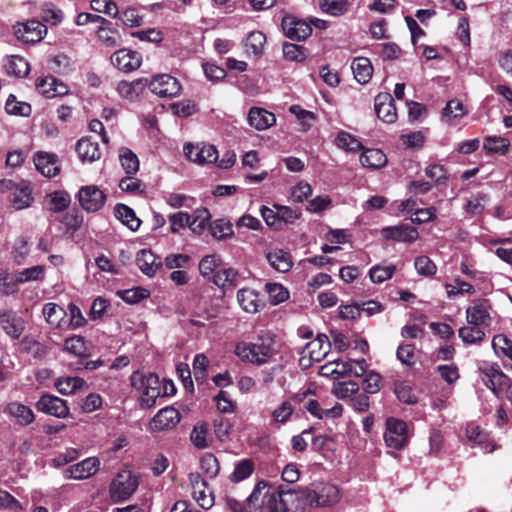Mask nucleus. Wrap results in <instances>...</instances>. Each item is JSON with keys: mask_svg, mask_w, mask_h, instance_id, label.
<instances>
[{"mask_svg": "<svg viewBox=\"0 0 512 512\" xmlns=\"http://www.w3.org/2000/svg\"><path fill=\"white\" fill-rule=\"evenodd\" d=\"M267 488L265 481H260L256 484L254 490L247 498L248 512H302L297 502V497L293 494L292 488H286L279 485L278 488L272 492H265L260 503L259 498L262 495V490Z\"/></svg>", "mask_w": 512, "mask_h": 512, "instance_id": "f257e3e1", "label": "nucleus"}, {"mask_svg": "<svg viewBox=\"0 0 512 512\" xmlns=\"http://www.w3.org/2000/svg\"><path fill=\"white\" fill-rule=\"evenodd\" d=\"M234 353L243 362L263 366L271 362L277 355L275 335L270 331H262L253 342H239Z\"/></svg>", "mask_w": 512, "mask_h": 512, "instance_id": "f03ea898", "label": "nucleus"}, {"mask_svg": "<svg viewBox=\"0 0 512 512\" xmlns=\"http://www.w3.org/2000/svg\"><path fill=\"white\" fill-rule=\"evenodd\" d=\"M292 492L297 497L294 503L301 507L302 512H309L312 507L336 504L340 498L338 487L326 482L312 483L298 490L292 488Z\"/></svg>", "mask_w": 512, "mask_h": 512, "instance_id": "7ed1b4c3", "label": "nucleus"}, {"mask_svg": "<svg viewBox=\"0 0 512 512\" xmlns=\"http://www.w3.org/2000/svg\"><path fill=\"white\" fill-rule=\"evenodd\" d=\"M132 385L141 390V406L151 408L156 404L159 397L167 396V386H162L159 377L156 374L149 373L141 376L133 374L131 377Z\"/></svg>", "mask_w": 512, "mask_h": 512, "instance_id": "20e7f679", "label": "nucleus"}, {"mask_svg": "<svg viewBox=\"0 0 512 512\" xmlns=\"http://www.w3.org/2000/svg\"><path fill=\"white\" fill-rule=\"evenodd\" d=\"M494 310L491 302L485 298L474 299L466 309L468 324L488 328L494 320Z\"/></svg>", "mask_w": 512, "mask_h": 512, "instance_id": "39448f33", "label": "nucleus"}, {"mask_svg": "<svg viewBox=\"0 0 512 512\" xmlns=\"http://www.w3.org/2000/svg\"><path fill=\"white\" fill-rule=\"evenodd\" d=\"M331 342L325 334H319L314 340L307 343L302 351L299 363L308 368L312 362L322 361L330 352Z\"/></svg>", "mask_w": 512, "mask_h": 512, "instance_id": "423d86ee", "label": "nucleus"}, {"mask_svg": "<svg viewBox=\"0 0 512 512\" xmlns=\"http://www.w3.org/2000/svg\"><path fill=\"white\" fill-rule=\"evenodd\" d=\"M147 87L153 94L161 98L177 97L182 90L180 82L169 74H159L151 80L148 79Z\"/></svg>", "mask_w": 512, "mask_h": 512, "instance_id": "0eeeda50", "label": "nucleus"}, {"mask_svg": "<svg viewBox=\"0 0 512 512\" xmlns=\"http://www.w3.org/2000/svg\"><path fill=\"white\" fill-rule=\"evenodd\" d=\"M384 440L388 447L401 450L408 442V427L406 422L397 418H388Z\"/></svg>", "mask_w": 512, "mask_h": 512, "instance_id": "6e6552de", "label": "nucleus"}, {"mask_svg": "<svg viewBox=\"0 0 512 512\" xmlns=\"http://www.w3.org/2000/svg\"><path fill=\"white\" fill-rule=\"evenodd\" d=\"M138 486L137 479L129 472L117 474L110 486V495L114 501L127 500Z\"/></svg>", "mask_w": 512, "mask_h": 512, "instance_id": "1a4fd4ad", "label": "nucleus"}, {"mask_svg": "<svg viewBox=\"0 0 512 512\" xmlns=\"http://www.w3.org/2000/svg\"><path fill=\"white\" fill-rule=\"evenodd\" d=\"M77 199L85 211L97 212L104 206L106 194L95 185H87L79 189Z\"/></svg>", "mask_w": 512, "mask_h": 512, "instance_id": "9d476101", "label": "nucleus"}, {"mask_svg": "<svg viewBox=\"0 0 512 512\" xmlns=\"http://www.w3.org/2000/svg\"><path fill=\"white\" fill-rule=\"evenodd\" d=\"M15 36L25 43H38L47 33L44 24L36 20H29L25 23H17L13 27Z\"/></svg>", "mask_w": 512, "mask_h": 512, "instance_id": "9b49d317", "label": "nucleus"}, {"mask_svg": "<svg viewBox=\"0 0 512 512\" xmlns=\"http://www.w3.org/2000/svg\"><path fill=\"white\" fill-rule=\"evenodd\" d=\"M479 372L482 381L494 393H498L507 385L506 375L499 369V366L490 362H482L479 365Z\"/></svg>", "mask_w": 512, "mask_h": 512, "instance_id": "f8f14e48", "label": "nucleus"}, {"mask_svg": "<svg viewBox=\"0 0 512 512\" xmlns=\"http://www.w3.org/2000/svg\"><path fill=\"white\" fill-rule=\"evenodd\" d=\"M185 156L197 164H211L218 160V151L210 144L187 143L183 147Z\"/></svg>", "mask_w": 512, "mask_h": 512, "instance_id": "ddd939ff", "label": "nucleus"}, {"mask_svg": "<svg viewBox=\"0 0 512 512\" xmlns=\"http://www.w3.org/2000/svg\"><path fill=\"white\" fill-rule=\"evenodd\" d=\"M281 26L286 37L292 40H305L312 33V28L309 23L293 15L285 16L282 19Z\"/></svg>", "mask_w": 512, "mask_h": 512, "instance_id": "4468645a", "label": "nucleus"}, {"mask_svg": "<svg viewBox=\"0 0 512 512\" xmlns=\"http://www.w3.org/2000/svg\"><path fill=\"white\" fill-rule=\"evenodd\" d=\"M189 481L192 488V497L203 509H209L214 504L212 491L207 487L206 481L198 473H191Z\"/></svg>", "mask_w": 512, "mask_h": 512, "instance_id": "2eb2a0df", "label": "nucleus"}, {"mask_svg": "<svg viewBox=\"0 0 512 512\" xmlns=\"http://www.w3.org/2000/svg\"><path fill=\"white\" fill-rule=\"evenodd\" d=\"M38 411L57 418H66L69 408L65 400L50 394H44L36 403Z\"/></svg>", "mask_w": 512, "mask_h": 512, "instance_id": "dca6fc26", "label": "nucleus"}, {"mask_svg": "<svg viewBox=\"0 0 512 512\" xmlns=\"http://www.w3.org/2000/svg\"><path fill=\"white\" fill-rule=\"evenodd\" d=\"M114 67L125 73L132 72L141 66V55L129 49H119L111 55Z\"/></svg>", "mask_w": 512, "mask_h": 512, "instance_id": "f3484780", "label": "nucleus"}, {"mask_svg": "<svg viewBox=\"0 0 512 512\" xmlns=\"http://www.w3.org/2000/svg\"><path fill=\"white\" fill-rule=\"evenodd\" d=\"M100 462L95 457H89L64 470L66 479L82 480L94 475L99 469Z\"/></svg>", "mask_w": 512, "mask_h": 512, "instance_id": "a211bd4d", "label": "nucleus"}, {"mask_svg": "<svg viewBox=\"0 0 512 512\" xmlns=\"http://www.w3.org/2000/svg\"><path fill=\"white\" fill-rule=\"evenodd\" d=\"M374 109L377 117L385 123H394L397 119L394 99L387 92L376 95Z\"/></svg>", "mask_w": 512, "mask_h": 512, "instance_id": "6ab92c4d", "label": "nucleus"}, {"mask_svg": "<svg viewBox=\"0 0 512 512\" xmlns=\"http://www.w3.org/2000/svg\"><path fill=\"white\" fill-rule=\"evenodd\" d=\"M180 421V413L173 407H165L152 418L150 428L152 431L171 430Z\"/></svg>", "mask_w": 512, "mask_h": 512, "instance_id": "aec40b11", "label": "nucleus"}, {"mask_svg": "<svg viewBox=\"0 0 512 512\" xmlns=\"http://www.w3.org/2000/svg\"><path fill=\"white\" fill-rule=\"evenodd\" d=\"M381 234L385 239L398 242H414L418 238V231L409 224H399L396 226H388L381 230Z\"/></svg>", "mask_w": 512, "mask_h": 512, "instance_id": "412c9836", "label": "nucleus"}, {"mask_svg": "<svg viewBox=\"0 0 512 512\" xmlns=\"http://www.w3.org/2000/svg\"><path fill=\"white\" fill-rule=\"evenodd\" d=\"M0 324L5 333L13 339H18L25 329V322L22 317L11 310L0 314Z\"/></svg>", "mask_w": 512, "mask_h": 512, "instance_id": "4be33fe9", "label": "nucleus"}, {"mask_svg": "<svg viewBox=\"0 0 512 512\" xmlns=\"http://www.w3.org/2000/svg\"><path fill=\"white\" fill-rule=\"evenodd\" d=\"M136 264L143 274L153 277L163 266L160 257L149 249H142L137 253Z\"/></svg>", "mask_w": 512, "mask_h": 512, "instance_id": "5701e85b", "label": "nucleus"}, {"mask_svg": "<svg viewBox=\"0 0 512 512\" xmlns=\"http://www.w3.org/2000/svg\"><path fill=\"white\" fill-rule=\"evenodd\" d=\"M147 85V78H138L133 81L122 80L117 84L116 90L120 97L129 101H135L144 92Z\"/></svg>", "mask_w": 512, "mask_h": 512, "instance_id": "b1692460", "label": "nucleus"}, {"mask_svg": "<svg viewBox=\"0 0 512 512\" xmlns=\"http://www.w3.org/2000/svg\"><path fill=\"white\" fill-rule=\"evenodd\" d=\"M36 88L46 98L64 96L68 93V87L53 76L38 79Z\"/></svg>", "mask_w": 512, "mask_h": 512, "instance_id": "393cba45", "label": "nucleus"}, {"mask_svg": "<svg viewBox=\"0 0 512 512\" xmlns=\"http://www.w3.org/2000/svg\"><path fill=\"white\" fill-rule=\"evenodd\" d=\"M34 164L42 175L49 178L56 176L60 171L57 157L51 153L37 152L34 156Z\"/></svg>", "mask_w": 512, "mask_h": 512, "instance_id": "a878e982", "label": "nucleus"}, {"mask_svg": "<svg viewBox=\"0 0 512 512\" xmlns=\"http://www.w3.org/2000/svg\"><path fill=\"white\" fill-rule=\"evenodd\" d=\"M4 412L21 426H28L35 419V414L32 409L19 402L8 403Z\"/></svg>", "mask_w": 512, "mask_h": 512, "instance_id": "bb28decb", "label": "nucleus"}, {"mask_svg": "<svg viewBox=\"0 0 512 512\" xmlns=\"http://www.w3.org/2000/svg\"><path fill=\"white\" fill-rule=\"evenodd\" d=\"M248 122L256 130L263 131L275 124L276 117L264 108L252 107L248 112Z\"/></svg>", "mask_w": 512, "mask_h": 512, "instance_id": "cd10ccee", "label": "nucleus"}, {"mask_svg": "<svg viewBox=\"0 0 512 512\" xmlns=\"http://www.w3.org/2000/svg\"><path fill=\"white\" fill-rule=\"evenodd\" d=\"M237 301L241 308L248 313H256L264 307L257 291L249 288H243L237 292Z\"/></svg>", "mask_w": 512, "mask_h": 512, "instance_id": "c85d7f7f", "label": "nucleus"}, {"mask_svg": "<svg viewBox=\"0 0 512 512\" xmlns=\"http://www.w3.org/2000/svg\"><path fill=\"white\" fill-rule=\"evenodd\" d=\"M212 282L224 292L239 285L240 275L234 268L218 269L211 278Z\"/></svg>", "mask_w": 512, "mask_h": 512, "instance_id": "c756f323", "label": "nucleus"}, {"mask_svg": "<svg viewBox=\"0 0 512 512\" xmlns=\"http://www.w3.org/2000/svg\"><path fill=\"white\" fill-rule=\"evenodd\" d=\"M354 78L360 84H366L370 81L373 74L371 61L366 57H357L351 64Z\"/></svg>", "mask_w": 512, "mask_h": 512, "instance_id": "7c9ffc66", "label": "nucleus"}, {"mask_svg": "<svg viewBox=\"0 0 512 512\" xmlns=\"http://www.w3.org/2000/svg\"><path fill=\"white\" fill-rule=\"evenodd\" d=\"M114 215L131 231H137L141 225V220L136 216L134 210L125 204L118 203L114 207Z\"/></svg>", "mask_w": 512, "mask_h": 512, "instance_id": "2f4dec72", "label": "nucleus"}, {"mask_svg": "<svg viewBox=\"0 0 512 512\" xmlns=\"http://www.w3.org/2000/svg\"><path fill=\"white\" fill-rule=\"evenodd\" d=\"M78 156L83 161L93 162L100 158V150L97 142H92L89 138H82L76 144Z\"/></svg>", "mask_w": 512, "mask_h": 512, "instance_id": "473e14b6", "label": "nucleus"}, {"mask_svg": "<svg viewBox=\"0 0 512 512\" xmlns=\"http://www.w3.org/2000/svg\"><path fill=\"white\" fill-rule=\"evenodd\" d=\"M266 43V36L261 31H252L248 34L244 42L245 51L255 57H260L263 54L264 46Z\"/></svg>", "mask_w": 512, "mask_h": 512, "instance_id": "72a5a7b5", "label": "nucleus"}, {"mask_svg": "<svg viewBox=\"0 0 512 512\" xmlns=\"http://www.w3.org/2000/svg\"><path fill=\"white\" fill-rule=\"evenodd\" d=\"M269 264L278 272H288L292 267L291 256L284 250H275L267 254Z\"/></svg>", "mask_w": 512, "mask_h": 512, "instance_id": "f704fd0d", "label": "nucleus"}, {"mask_svg": "<svg viewBox=\"0 0 512 512\" xmlns=\"http://www.w3.org/2000/svg\"><path fill=\"white\" fill-rule=\"evenodd\" d=\"M4 67L8 75H13L16 77H24L29 73L30 70L29 63L26 61V59L18 55L7 57Z\"/></svg>", "mask_w": 512, "mask_h": 512, "instance_id": "c9c22d12", "label": "nucleus"}, {"mask_svg": "<svg viewBox=\"0 0 512 512\" xmlns=\"http://www.w3.org/2000/svg\"><path fill=\"white\" fill-rule=\"evenodd\" d=\"M484 330L485 328L481 326L468 324L461 327L458 334L465 344H479L485 339L486 333Z\"/></svg>", "mask_w": 512, "mask_h": 512, "instance_id": "e433bc0d", "label": "nucleus"}, {"mask_svg": "<svg viewBox=\"0 0 512 512\" xmlns=\"http://www.w3.org/2000/svg\"><path fill=\"white\" fill-rule=\"evenodd\" d=\"M364 167L378 169L387 163L386 155L380 149H367L360 156Z\"/></svg>", "mask_w": 512, "mask_h": 512, "instance_id": "4c0bfd02", "label": "nucleus"}, {"mask_svg": "<svg viewBox=\"0 0 512 512\" xmlns=\"http://www.w3.org/2000/svg\"><path fill=\"white\" fill-rule=\"evenodd\" d=\"M318 6L322 12L339 17L348 12L350 3L348 0H319Z\"/></svg>", "mask_w": 512, "mask_h": 512, "instance_id": "58836bf2", "label": "nucleus"}, {"mask_svg": "<svg viewBox=\"0 0 512 512\" xmlns=\"http://www.w3.org/2000/svg\"><path fill=\"white\" fill-rule=\"evenodd\" d=\"M48 209L54 213L66 210L71 203L70 194L66 191H54L47 195Z\"/></svg>", "mask_w": 512, "mask_h": 512, "instance_id": "ea45409f", "label": "nucleus"}, {"mask_svg": "<svg viewBox=\"0 0 512 512\" xmlns=\"http://www.w3.org/2000/svg\"><path fill=\"white\" fill-rule=\"evenodd\" d=\"M54 385L60 394L68 395L82 388L85 381L77 376H67L58 378Z\"/></svg>", "mask_w": 512, "mask_h": 512, "instance_id": "a19ab883", "label": "nucleus"}, {"mask_svg": "<svg viewBox=\"0 0 512 512\" xmlns=\"http://www.w3.org/2000/svg\"><path fill=\"white\" fill-rule=\"evenodd\" d=\"M107 25H102L97 29L99 40L109 48L120 46L122 38L117 29H113Z\"/></svg>", "mask_w": 512, "mask_h": 512, "instance_id": "79ce46f5", "label": "nucleus"}, {"mask_svg": "<svg viewBox=\"0 0 512 512\" xmlns=\"http://www.w3.org/2000/svg\"><path fill=\"white\" fill-rule=\"evenodd\" d=\"M42 313L45 320L53 326L59 327L61 321L66 316V311L56 303H46L43 306Z\"/></svg>", "mask_w": 512, "mask_h": 512, "instance_id": "37998d69", "label": "nucleus"}, {"mask_svg": "<svg viewBox=\"0 0 512 512\" xmlns=\"http://www.w3.org/2000/svg\"><path fill=\"white\" fill-rule=\"evenodd\" d=\"M222 266V259L217 254L204 256L199 262V272L203 277H211Z\"/></svg>", "mask_w": 512, "mask_h": 512, "instance_id": "c03bdc74", "label": "nucleus"}, {"mask_svg": "<svg viewBox=\"0 0 512 512\" xmlns=\"http://www.w3.org/2000/svg\"><path fill=\"white\" fill-rule=\"evenodd\" d=\"M466 114L463 104L453 99L447 102L442 111V118L449 124H455L454 120L463 117Z\"/></svg>", "mask_w": 512, "mask_h": 512, "instance_id": "a18cd8bd", "label": "nucleus"}, {"mask_svg": "<svg viewBox=\"0 0 512 512\" xmlns=\"http://www.w3.org/2000/svg\"><path fill=\"white\" fill-rule=\"evenodd\" d=\"M117 296L128 304H136L150 296V291L144 287H133L131 289L118 290Z\"/></svg>", "mask_w": 512, "mask_h": 512, "instance_id": "49530a36", "label": "nucleus"}, {"mask_svg": "<svg viewBox=\"0 0 512 512\" xmlns=\"http://www.w3.org/2000/svg\"><path fill=\"white\" fill-rule=\"evenodd\" d=\"M5 110L8 114L24 117H28L32 112V108L29 103L17 101L13 94L8 96L5 103Z\"/></svg>", "mask_w": 512, "mask_h": 512, "instance_id": "de8ad7c7", "label": "nucleus"}, {"mask_svg": "<svg viewBox=\"0 0 512 512\" xmlns=\"http://www.w3.org/2000/svg\"><path fill=\"white\" fill-rule=\"evenodd\" d=\"M121 166L127 174H135L139 170V160L137 155L128 148L120 150Z\"/></svg>", "mask_w": 512, "mask_h": 512, "instance_id": "09e8293b", "label": "nucleus"}, {"mask_svg": "<svg viewBox=\"0 0 512 512\" xmlns=\"http://www.w3.org/2000/svg\"><path fill=\"white\" fill-rule=\"evenodd\" d=\"M509 141L499 136H488L484 139V149L489 153L504 155L508 152Z\"/></svg>", "mask_w": 512, "mask_h": 512, "instance_id": "8fccbe9b", "label": "nucleus"}, {"mask_svg": "<svg viewBox=\"0 0 512 512\" xmlns=\"http://www.w3.org/2000/svg\"><path fill=\"white\" fill-rule=\"evenodd\" d=\"M212 236L218 240L229 238L233 235L232 224L225 219H217L210 224Z\"/></svg>", "mask_w": 512, "mask_h": 512, "instance_id": "3c124183", "label": "nucleus"}, {"mask_svg": "<svg viewBox=\"0 0 512 512\" xmlns=\"http://www.w3.org/2000/svg\"><path fill=\"white\" fill-rule=\"evenodd\" d=\"M284 57L289 61L301 62L306 59L307 51L302 45L285 42L282 47Z\"/></svg>", "mask_w": 512, "mask_h": 512, "instance_id": "603ef678", "label": "nucleus"}, {"mask_svg": "<svg viewBox=\"0 0 512 512\" xmlns=\"http://www.w3.org/2000/svg\"><path fill=\"white\" fill-rule=\"evenodd\" d=\"M395 270L396 267L394 265H375L370 269L369 277L373 283L380 284L390 279L393 276Z\"/></svg>", "mask_w": 512, "mask_h": 512, "instance_id": "864d4df0", "label": "nucleus"}, {"mask_svg": "<svg viewBox=\"0 0 512 512\" xmlns=\"http://www.w3.org/2000/svg\"><path fill=\"white\" fill-rule=\"evenodd\" d=\"M266 291L269 295L271 304L277 305L289 298L288 290L279 283H267Z\"/></svg>", "mask_w": 512, "mask_h": 512, "instance_id": "5fc2aeb1", "label": "nucleus"}, {"mask_svg": "<svg viewBox=\"0 0 512 512\" xmlns=\"http://www.w3.org/2000/svg\"><path fill=\"white\" fill-rule=\"evenodd\" d=\"M254 470V466L251 460L244 459L235 464L234 471L231 475L233 482H240L248 478Z\"/></svg>", "mask_w": 512, "mask_h": 512, "instance_id": "6e6d98bb", "label": "nucleus"}, {"mask_svg": "<svg viewBox=\"0 0 512 512\" xmlns=\"http://www.w3.org/2000/svg\"><path fill=\"white\" fill-rule=\"evenodd\" d=\"M335 143L339 148L352 152L358 151L362 147L359 140H357L351 134L343 131L337 135Z\"/></svg>", "mask_w": 512, "mask_h": 512, "instance_id": "4d7b16f0", "label": "nucleus"}, {"mask_svg": "<svg viewBox=\"0 0 512 512\" xmlns=\"http://www.w3.org/2000/svg\"><path fill=\"white\" fill-rule=\"evenodd\" d=\"M65 349L79 357L87 356V348L85 345V340L82 336H73L65 340Z\"/></svg>", "mask_w": 512, "mask_h": 512, "instance_id": "13d9d810", "label": "nucleus"}, {"mask_svg": "<svg viewBox=\"0 0 512 512\" xmlns=\"http://www.w3.org/2000/svg\"><path fill=\"white\" fill-rule=\"evenodd\" d=\"M208 425L205 423L194 426L190 440L198 449H204L208 446L207 443Z\"/></svg>", "mask_w": 512, "mask_h": 512, "instance_id": "bf43d9fd", "label": "nucleus"}, {"mask_svg": "<svg viewBox=\"0 0 512 512\" xmlns=\"http://www.w3.org/2000/svg\"><path fill=\"white\" fill-rule=\"evenodd\" d=\"M202 471L208 478H214L219 473L220 467L217 458L211 454L206 453L200 460Z\"/></svg>", "mask_w": 512, "mask_h": 512, "instance_id": "052dcab7", "label": "nucleus"}, {"mask_svg": "<svg viewBox=\"0 0 512 512\" xmlns=\"http://www.w3.org/2000/svg\"><path fill=\"white\" fill-rule=\"evenodd\" d=\"M119 188L123 192L135 195H140L145 191V185L142 183V181L131 176L122 178L119 182Z\"/></svg>", "mask_w": 512, "mask_h": 512, "instance_id": "680f3d73", "label": "nucleus"}, {"mask_svg": "<svg viewBox=\"0 0 512 512\" xmlns=\"http://www.w3.org/2000/svg\"><path fill=\"white\" fill-rule=\"evenodd\" d=\"M395 394L399 401L405 404H415L417 396L415 395L412 387L405 382H398L395 384Z\"/></svg>", "mask_w": 512, "mask_h": 512, "instance_id": "e2e57ef3", "label": "nucleus"}, {"mask_svg": "<svg viewBox=\"0 0 512 512\" xmlns=\"http://www.w3.org/2000/svg\"><path fill=\"white\" fill-rule=\"evenodd\" d=\"M45 268L42 265H36L23 271L19 272L17 275V281L19 283H24L28 281H39L44 278Z\"/></svg>", "mask_w": 512, "mask_h": 512, "instance_id": "0e129e2a", "label": "nucleus"}, {"mask_svg": "<svg viewBox=\"0 0 512 512\" xmlns=\"http://www.w3.org/2000/svg\"><path fill=\"white\" fill-rule=\"evenodd\" d=\"M414 266L417 272L423 276H433L437 271L435 263L424 255L416 257Z\"/></svg>", "mask_w": 512, "mask_h": 512, "instance_id": "69168bd1", "label": "nucleus"}, {"mask_svg": "<svg viewBox=\"0 0 512 512\" xmlns=\"http://www.w3.org/2000/svg\"><path fill=\"white\" fill-rule=\"evenodd\" d=\"M168 219L170 222V231L172 233H178L186 226L190 228V220L192 219V216L186 212H177L171 214Z\"/></svg>", "mask_w": 512, "mask_h": 512, "instance_id": "338daca9", "label": "nucleus"}, {"mask_svg": "<svg viewBox=\"0 0 512 512\" xmlns=\"http://www.w3.org/2000/svg\"><path fill=\"white\" fill-rule=\"evenodd\" d=\"M274 208L278 210L276 215L279 216L280 226H282V224L293 223L301 216L300 209H293L283 205H274Z\"/></svg>", "mask_w": 512, "mask_h": 512, "instance_id": "774afa93", "label": "nucleus"}]
</instances>
